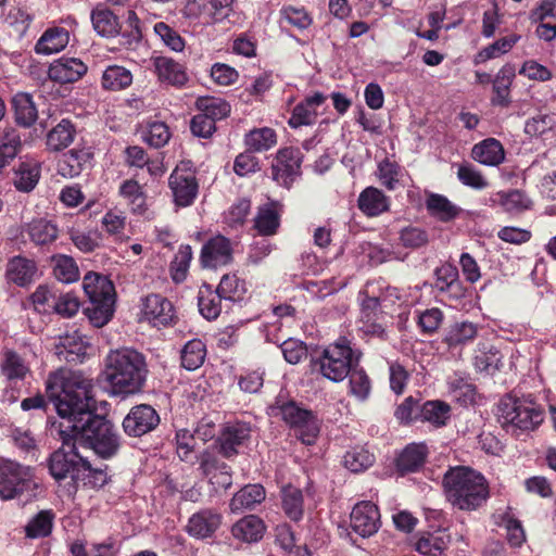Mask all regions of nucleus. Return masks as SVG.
Masks as SVG:
<instances>
[{"label": "nucleus", "instance_id": "1", "mask_svg": "<svg viewBox=\"0 0 556 556\" xmlns=\"http://www.w3.org/2000/svg\"><path fill=\"white\" fill-rule=\"evenodd\" d=\"M94 386L80 372H51L46 380V394L58 415L67 422L60 425L64 444L74 442L91 448L98 456L109 459L121 447L117 429L105 416L96 413Z\"/></svg>", "mask_w": 556, "mask_h": 556}, {"label": "nucleus", "instance_id": "2", "mask_svg": "<svg viewBox=\"0 0 556 556\" xmlns=\"http://www.w3.org/2000/svg\"><path fill=\"white\" fill-rule=\"evenodd\" d=\"M442 486L446 501L458 510H478L490 498L486 478L469 466L450 467L443 475Z\"/></svg>", "mask_w": 556, "mask_h": 556}, {"label": "nucleus", "instance_id": "3", "mask_svg": "<svg viewBox=\"0 0 556 556\" xmlns=\"http://www.w3.org/2000/svg\"><path fill=\"white\" fill-rule=\"evenodd\" d=\"M148 372L146 356L137 350L111 351L105 358L103 375L114 395L127 396L141 392Z\"/></svg>", "mask_w": 556, "mask_h": 556}, {"label": "nucleus", "instance_id": "4", "mask_svg": "<svg viewBox=\"0 0 556 556\" xmlns=\"http://www.w3.org/2000/svg\"><path fill=\"white\" fill-rule=\"evenodd\" d=\"M362 357L363 352L354 348L352 340L341 336L311 357V368L313 372L338 383L349 376L353 366L361 363Z\"/></svg>", "mask_w": 556, "mask_h": 556}, {"label": "nucleus", "instance_id": "5", "mask_svg": "<svg viewBox=\"0 0 556 556\" xmlns=\"http://www.w3.org/2000/svg\"><path fill=\"white\" fill-rule=\"evenodd\" d=\"M497 417L506 431H533L544 420V408L530 396L506 394L500 400Z\"/></svg>", "mask_w": 556, "mask_h": 556}, {"label": "nucleus", "instance_id": "6", "mask_svg": "<svg viewBox=\"0 0 556 556\" xmlns=\"http://www.w3.org/2000/svg\"><path fill=\"white\" fill-rule=\"evenodd\" d=\"M85 459L76 450L72 441L62 442V446L54 451L48 459L49 472L59 486L65 489L68 496H74L80 488V479L87 470Z\"/></svg>", "mask_w": 556, "mask_h": 556}, {"label": "nucleus", "instance_id": "7", "mask_svg": "<svg viewBox=\"0 0 556 556\" xmlns=\"http://www.w3.org/2000/svg\"><path fill=\"white\" fill-rule=\"evenodd\" d=\"M276 409L282 420L295 431L296 437L305 445H312L320 431L319 420L316 414L300 406L295 401H276Z\"/></svg>", "mask_w": 556, "mask_h": 556}, {"label": "nucleus", "instance_id": "8", "mask_svg": "<svg viewBox=\"0 0 556 556\" xmlns=\"http://www.w3.org/2000/svg\"><path fill=\"white\" fill-rule=\"evenodd\" d=\"M37 486L34 469L9 458H0V498L10 501Z\"/></svg>", "mask_w": 556, "mask_h": 556}, {"label": "nucleus", "instance_id": "9", "mask_svg": "<svg viewBox=\"0 0 556 556\" xmlns=\"http://www.w3.org/2000/svg\"><path fill=\"white\" fill-rule=\"evenodd\" d=\"M174 203L179 207L193 204L199 193V181L190 161L180 162L168 178Z\"/></svg>", "mask_w": 556, "mask_h": 556}, {"label": "nucleus", "instance_id": "10", "mask_svg": "<svg viewBox=\"0 0 556 556\" xmlns=\"http://www.w3.org/2000/svg\"><path fill=\"white\" fill-rule=\"evenodd\" d=\"M236 0H188L182 9L185 17L210 25L224 22L233 13Z\"/></svg>", "mask_w": 556, "mask_h": 556}, {"label": "nucleus", "instance_id": "11", "mask_svg": "<svg viewBox=\"0 0 556 556\" xmlns=\"http://www.w3.org/2000/svg\"><path fill=\"white\" fill-rule=\"evenodd\" d=\"M303 153L299 148L286 147L277 151L271 163V178L279 186L290 189L298 177L301 176Z\"/></svg>", "mask_w": 556, "mask_h": 556}, {"label": "nucleus", "instance_id": "12", "mask_svg": "<svg viewBox=\"0 0 556 556\" xmlns=\"http://www.w3.org/2000/svg\"><path fill=\"white\" fill-rule=\"evenodd\" d=\"M251 432L249 422L240 420L225 422L215 439L214 446L224 458L232 459L239 454L240 447L249 442Z\"/></svg>", "mask_w": 556, "mask_h": 556}, {"label": "nucleus", "instance_id": "13", "mask_svg": "<svg viewBox=\"0 0 556 556\" xmlns=\"http://www.w3.org/2000/svg\"><path fill=\"white\" fill-rule=\"evenodd\" d=\"M232 241L218 233L208 238L202 245L199 262L202 268L217 269L233 262Z\"/></svg>", "mask_w": 556, "mask_h": 556}, {"label": "nucleus", "instance_id": "14", "mask_svg": "<svg viewBox=\"0 0 556 556\" xmlns=\"http://www.w3.org/2000/svg\"><path fill=\"white\" fill-rule=\"evenodd\" d=\"M160 422L161 417L155 408L149 404H139L130 408L122 426L128 437L141 438L154 431Z\"/></svg>", "mask_w": 556, "mask_h": 556}, {"label": "nucleus", "instance_id": "15", "mask_svg": "<svg viewBox=\"0 0 556 556\" xmlns=\"http://www.w3.org/2000/svg\"><path fill=\"white\" fill-rule=\"evenodd\" d=\"M381 526L380 511L376 504L369 501L357 503L350 515V527L362 538L377 533Z\"/></svg>", "mask_w": 556, "mask_h": 556}, {"label": "nucleus", "instance_id": "16", "mask_svg": "<svg viewBox=\"0 0 556 556\" xmlns=\"http://www.w3.org/2000/svg\"><path fill=\"white\" fill-rule=\"evenodd\" d=\"M142 313L155 327H167L176 323L177 316L173 303L165 296L151 293L142 303Z\"/></svg>", "mask_w": 556, "mask_h": 556}, {"label": "nucleus", "instance_id": "17", "mask_svg": "<svg viewBox=\"0 0 556 556\" xmlns=\"http://www.w3.org/2000/svg\"><path fill=\"white\" fill-rule=\"evenodd\" d=\"M223 523V515L216 508H203L191 515L186 526L189 535L195 539L212 538Z\"/></svg>", "mask_w": 556, "mask_h": 556}, {"label": "nucleus", "instance_id": "18", "mask_svg": "<svg viewBox=\"0 0 556 556\" xmlns=\"http://www.w3.org/2000/svg\"><path fill=\"white\" fill-rule=\"evenodd\" d=\"M434 278L432 289L439 295H446L451 300H459L465 296V288L459 279L456 266L446 263L437 267Z\"/></svg>", "mask_w": 556, "mask_h": 556}, {"label": "nucleus", "instance_id": "19", "mask_svg": "<svg viewBox=\"0 0 556 556\" xmlns=\"http://www.w3.org/2000/svg\"><path fill=\"white\" fill-rule=\"evenodd\" d=\"M429 448L425 442L407 444L395 457L396 472L404 477L420 471L428 458Z\"/></svg>", "mask_w": 556, "mask_h": 556}, {"label": "nucleus", "instance_id": "20", "mask_svg": "<svg viewBox=\"0 0 556 556\" xmlns=\"http://www.w3.org/2000/svg\"><path fill=\"white\" fill-rule=\"evenodd\" d=\"M490 206L501 207L504 212L511 215H519L529 211L533 206L531 198L522 190L510 189L498 191L490 197Z\"/></svg>", "mask_w": 556, "mask_h": 556}, {"label": "nucleus", "instance_id": "21", "mask_svg": "<svg viewBox=\"0 0 556 556\" xmlns=\"http://www.w3.org/2000/svg\"><path fill=\"white\" fill-rule=\"evenodd\" d=\"M451 534L445 528L420 532L414 544L416 552L422 556H441L451 543Z\"/></svg>", "mask_w": 556, "mask_h": 556}, {"label": "nucleus", "instance_id": "22", "mask_svg": "<svg viewBox=\"0 0 556 556\" xmlns=\"http://www.w3.org/2000/svg\"><path fill=\"white\" fill-rule=\"evenodd\" d=\"M87 70V65L80 59L62 56L50 65L48 74L54 81L70 84L79 80Z\"/></svg>", "mask_w": 556, "mask_h": 556}, {"label": "nucleus", "instance_id": "23", "mask_svg": "<svg viewBox=\"0 0 556 556\" xmlns=\"http://www.w3.org/2000/svg\"><path fill=\"white\" fill-rule=\"evenodd\" d=\"M93 153L89 148L72 149L64 153L58 162V174L65 178H74L90 164Z\"/></svg>", "mask_w": 556, "mask_h": 556}, {"label": "nucleus", "instance_id": "24", "mask_svg": "<svg viewBox=\"0 0 556 556\" xmlns=\"http://www.w3.org/2000/svg\"><path fill=\"white\" fill-rule=\"evenodd\" d=\"M155 73L162 83L175 87H184L188 81V74L182 64L172 58L156 56L152 59Z\"/></svg>", "mask_w": 556, "mask_h": 556}, {"label": "nucleus", "instance_id": "25", "mask_svg": "<svg viewBox=\"0 0 556 556\" xmlns=\"http://www.w3.org/2000/svg\"><path fill=\"white\" fill-rule=\"evenodd\" d=\"M54 354L59 361L68 364L83 363L87 356V344L78 336L61 337L54 346Z\"/></svg>", "mask_w": 556, "mask_h": 556}, {"label": "nucleus", "instance_id": "26", "mask_svg": "<svg viewBox=\"0 0 556 556\" xmlns=\"http://www.w3.org/2000/svg\"><path fill=\"white\" fill-rule=\"evenodd\" d=\"M77 135L76 124L70 118H62L52 127L46 138V144L49 151H62L70 147Z\"/></svg>", "mask_w": 556, "mask_h": 556}, {"label": "nucleus", "instance_id": "27", "mask_svg": "<svg viewBox=\"0 0 556 556\" xmlns=\"http://www.w3.org/2000/svg\"><path fill=\"white\" fill-rule=\"evenodd\" d=\"M516 76V70L513 64H505L495 75L493 79V97L491 102L493 105L507 108L510 100V86Z\"/></svg>", "mask_w": 556, "mask_h": 556}, {"label": "nucleus", "instance_id": "28", "mask_svg": "<svg viewBox=\"0 0 556 556\" xmlns=\"http://www.w3.org/2000/svg\"><path fill=\"white\" fill-rule=\"evenodd\" d=\"M70 41V31L60 26L47 28L35 46L38 54H53L63 50Z\"/></svg>", "mask_w": 556, "mask_h": 556}, {"label": "nucleus", "instance_id": "29", "mask_svg": "<svg viewBox=\"0 0 556 556\" xmlns=\"http://www.w3.org/2000/svg\"><path fill=\"white\" fill-rule=\"evenodd\" d=\"M265 530V523L260 517L249 515L232 525L231 534L241 542L253 543L262 540Z\"/></svg>", "mask_w": 556, "mask_h": 556}, {"label": "nucleus", "instance_id": "30", "mask_svg": "<svg viewBox=\"0 0 556 556\" xmlns=\"http://www.w3.org/2000/svg\"><path fill=\"white\" fill-rule=\"evenodd\" d=\"M37 273L35 261L24 256H14L7 266V278L18 287L31 283Z\"/></svg>", "mask_w": 556, "mask_h": 556}, {"label": "nucleus", "instance_id": "31", "mask_svg": "<svg viewBox=\"0 0 556 556\" xmlns=\"http://www.w3.org/2000/svg\"><path fill=\"white\" fill-rule=\"evenodd\" d=\"M265 489L261 484H247L231 498L229 507L232 513L252 510L265 500Z\"/></svg>", "mask_w": 556, "mask_h": 556}, {"label": "nucleus", "instance_id": "32", "mask_svg": "<svg viewBox=\"0 0 556 556\" xmlns=\"http://www.w3.org/2000/svg\"><path fill=\"white\" fill-rule=\"evenodd\" d=\"M358 208L366 216H378L389 211V198L378 188L367 187L358 195Z\"/></svg>", "mask_w": 556, "mask_h": 556}, {"label": "nucleus", "instance_id": "33", "mask_svg": "<svg viewBox=\"0 0 556 556\" xmlns=\"http://www.w3.org/2000/svg\"><path fill=\"white\" fill-rule=\"evenodd\" d=\"M429 215L441 223H450L458 217L462 208L451 202L445 195L430 193L426 199Z\"/></svg>", "mask_w": 556, "mask_h": 556}, {"label": "nucleus", "instance_id": "34", "mask_svg": "<svg viewBox=\"0 0 556 556\" xmlns=\"http://www.w3.org/2000/svg\"><path fill=\"white\" fill-rule=\"evenodd\" d=\"M471 157L488 166H497L505 159L502 143L495 138H488L473 146Z\"/></svg>", "mask_w": 556, "mask_h": 556}, {"label": "nucleus", "instance_id": "35", "mask_svg": "<svg viewBox=\"0 0 556 556\" xmlns=\"http://www.w3.org/2000/svg\"><path fill=\"white\" fill-rule=\"evenodd\" d=\"M473 366L478 371L493 375L503 367V355L494 345L480 343L475 352Z\"/></svg>", "mask_w": 556, "mask_h": 556}, {"label": "nucleus", "instance_id": "36", "mask_svg": "<svg viewBox=\"0 0 556 556\" xmlns=\"http://www.w3.org/2000/svg\"><path fill=\"white\" fill-rule=\"evenodd\" d=\"M280 227L278 203L270 201L258 207L254 219V228L261 236H274Z\"/></svg>", "mask_w": 556, "mask_h": 556}, {"label": "nucleus", "instance_id": "37", "mask_svg": "<svg viewBox=\"0 0 556 556\" xmlns=\"http://www.w3.org/2000/svg\"><path fill=\"white\" fill-rule=\"evenodd\" d=\"M55 520L52 509H42L33 516L24 527L25 538L43 539L51 535Z\"/></svg>", "mask_w": 556, "mask_h": 556}, {"label": "nucleus", "instance_id": "38", "mask_svg": "<svg viewBox=\"0 0 556 556\" xmlns=\"http://www.w3.org/2000/svg\"><path fill=\"white\" fill-rule=\"evenodd\" d=\"M90 17L93 29L102 37H115L121 31L118 17L108 8H94L91 11Z\"/></svg>", "mask_w": 556, "mask_h": 556}, {"label": "nucleus", "instance_id": "39", "mask_svg": "<svg viewBox=\"0 0 556 556\" xmlns=\"http://www.w3.org/2000/svg\"><path fill=\"white\" fill-rule=\"evenodd\" d=\"M14 118L17 125L30 127L38 118V111L33 97L26 92H18L12 98Z\"/></svg>", "mask_w": 556, "mask_h": 556}, {"label": "nucleus", "instance_id": "40", "mask_svg": "<svg viewBox=\"0 0 556 556\" xmlns=\"http://www.w3.org/2000/svg\"><path fill=\"white\" fill-rule=\"evenodd\" d=\"M83 287L88 300L113 299L114 286L103 275L89 271L85 275Z\"/></svg>", "mask_w": 556, "mask_h": 556}, {"label": "nucleus", "instance_id": "41", "mask_svg": "<svg viewBox=\"0 0 556 556\" xmlns=\"http://www.w3.org/2000/svg\"><path fill=\"white\" fill-rule=\"evenodd\" d=\"M118 192L127 201L132 214L143 215L147 212V194L137 180L127 179L123 181Z\"/></svg>", "mask_w": 556, "mask_h": 556}, {"label": "nucleus", "instance_id": "42", "mask_svg": "<svg viewBox=\"0 0 556 556\" xmlns=\"http://www.w3.org/2000/svg\"><path fill=\"white\" fill-rule=\"evenodd\" d=\"M281 507L292 521H300L304 515V496L301 489L288 484L281 489Z\"/></svg>", "mask_w": 556, "mask_h": 556}, {"label": "nucleus", "instance_id": "43", "mask_svg": "<svg viewBox=\"0 0 556 556\" xmlns=\"http://www.w3.org/2000/svg\"><path fill=\"white\" fill-rule=\"evenodd\" d=\"M349 378V394L359 402L369 400L372 392V380L367 371L359 366H353Z\"/></svg>", "mask_w": 556, "mask_h": 556}, {"label": "nucleus", "instance_id": "44", "mask_svg": "<svg viewBox=\"0 0 556 556\" xmlns=\"http://www.w3.org/2000/svg\"><path fill=\"white\" fill-rule=\"evenodd\" d=\"M222 300L224 298L211 286L204 285L198 293V306L200 314L206 320H215L222 313Z\"/></svg>", "mask_w": 556, "mask_h": 556}, {"label": "nucleus", "instance_id": "45", "mask_svg": "<svg viewBox=\"0 0 556 556\" xmlns=\"http://www.w3.org/2000/svg\"><path fill=\"white\" fill-rule=\"evenodd\" d=\"M114 302V298L106 300H89L87 306L84 307V314L92 326L101 328L112 319Z\"/></svg>", "mask_w": 556, "mask_h": 556}, {"label": "nucleus", "instance_id": "46", "mask_svg": "<svg viewBox=\"0 0 556 556\" xmlns=\"http://www.w3.org/2000/svg\"><path fill=\"white\" fill-rule=\"evenodd\" d=\"M420 419L435 428L445 426L451 417V406L439 400L426 401L419 409Z\"/></svg>", "mask_w": 556, "mask_h": 556}, {"label": "nucleus", "instance_id": "47", "mask_svg": "<svg viewBox=\"0 0 556 556\" xmlns=\"http://www.w3.org/2000/svg\"><path fill=\"white\" fill-rule=\"evenodd\" d=\"M29 240L36 245H48L59 236V229L50 220L39 218L31 220L26 228Z\"/></svg>", "mask_w": 556, "mask_h": 556}, {"label": "nucleus", "instance_id": "48", "mask_svg": "<svg viewBox=\"0 0 556 556\" xmlns=\"http://www.w3.org/2000/svg\"><path fill=\"white\" fill-rule=\"evenodd\" d=\"M206 357V345L201 339L189 340L180 351L181 366L189 370L200 368Z\"/></svg>", "mask_w": 556, "mask_h": 556}, {"label": "nucleus", "instance_id": "49", "mask_svg": "<svg viewBox=\"0 0 556 556\" xmlns=\"http://www.w3.org/2000/svg\"><path fill=\"white\" fill-rule=\"evenodd\" d=\"M132 84V74L129 70L119 65L108 66L101 77V86L105 90L119 91Z\"/></svg>", "mask_w": 556, "mask_h": 556}, {"label": "nucleus", "instance_id": "50", "mask_svg": "<svg viewBox=\"0 0 556 556\" xmlns=\"http://www.w3.org/2000/svg\"><path fill=\"white\" fill-rule=\"evenodd\" d=\"M0 371L8 381L12 382L24 380L29 372V368L18 353L8 350L0 365Z\"/></svg>", "mask_w": 556, "mask_h": 556}, {"label": "nucleus", "instance_id": "51", "mask_svg": "<svg viewBox=\"0 0 556 556\" xmlns=\"http://www.w3.org/2000/svg\"><path fill=\"white\" fill-rule=\"evenodd\" d=\"M477 334V325L469 321L455 323L450 327L443 342L448 349H455L473 341Z\"/></svg>", "mask_w": 556, "mask_h": 556}, {"label": "nucleus", "instance_id": "52", "mask_svg": "<svg viewBox=\"0 0 556 556\" xmlns=\"http://www.w3.org/2000/svg\"><path fill=\"white\" fill-rule=\"evenodd\" d=\"M192 258L191 245L181 244L169 264V276L174 283L179 285L187 279Z\"/></svg>", "mask_w": 556, "mask_h": 556}, {"label": "nucleus", "instance_id": "53", "mask_svg": "<svg viewBox=\"0 0 556 556\" xmlns=\"http://www.w3.org/2000/svg\"><path fill=\"white\" fill-rule=\"evenodd\" d=\"M60 291L54 286L39 285L29 296L34 309L39 314H52Z\"/></svg>", "mask_w": 556, "mask_h": 556}, {"label": "nucleus", "instance_id": "54", "mask_svg": "<svg viewBox=\"0 0 556 556\" xmlns=\"http://www.w3.org/2000/svg\"><path fill=\"white\" fill-rule=\"evenodd\" d=\"M277 143V134L270 127L254 128L244 136V144L252 152H264Z\"/></svg>", "mask_w": 556, "mask_h": 556}, {"label": "nucleus", "instance_id": "55", "mask_svg": "<svg viewBox=\"0 0 556 556\" xmlns=\"http://www.w3.org/2000/svg\"><path fill=\"white\" fill-rule=\"evenodd\" d=\"M520 35L510 34L508 36L495 40L494 42L488 45L477 53L475 63H484L491 59L498 58L509 52L514 48V46L520 40Z\"/></svg>", "mask_w": 556, "mask_h": 556}, {"label": "nucleus", "instance_id": "56", "mask_svg": "<svg viewBox=\"0 0 556 556\" xmlns=\"http://www.w3.org/2000/svg\"><path fill=\"white\" fill-rule=\"evenodd\" d=\"M41 167L36 162H22L15 172L14 186L18 191L29 192L38 184Z\"/></svg>", "mask_w": 556, "mask_h": 556}, {"label": "nucleus", "instance_id": "57", "mask_svg": "<svg viewBox=\"0 0 556 556\" xmlns=\"http://www.w3.org/2000/svg\"><path fill=\"white\" fill-rule=\"evenodd\" d=\"M53 276L61 282L72 283L79 279V269L72 256L54 254L51 257Z\"/></svg>", "mask_w": 556, "mask_h": 556}, {"label": "nucleus", "instance_id": "58", "mask_svg": "<svg viewBox=\"0 0 556 556\" xmlns=\"http://www.w3.org/2000/svg\"><path fill=\"white\" fill-rule=\"evenodd\" d=\"M121 45L126 48H135L142 39L140 18L132 10L127 12L125 25L121 24Z\"/></svg>", "mask_w": 556, "mask_h": 556}, {"label": "nucleus", "instance_id": "59", "mask_svg": "<svg viewBox=\"0 0 556 556\" xmlns=\"http://www.w3.org/2000/svg\"><path fill=\"white\" fill-rule=\"evenodd\" d=\"M375 463V455L364 447H354L343 456V465L351 472H363Z\"/></svg>", "mask_w": 556, "mask_h": 556}, {"label": "nucleus", "instance_id": "60", "mask_svg": "<svg viewBox=\"0 0 556 556\" xmlns=\"http://www.w3.org/2000/svg\"><path fill=\"white\" fill-rule=\"evenodd\" d=\"M197 106L204 115L212 118L215 123L227 117L230 113V104L215 97H203L197 100Z\"/></svg>", "mask_w": 556, "mask_h": 556}, {"label": "nucleus", "instance_id": "61", "mask_svg": "<svg viewBox=\"0 0 556 556\" xmlns=\"http://www.w3.org/2000/svg\"><path fill=\"white\" fill-rule=\"evenodd\" d=\"M399 240L402 247L418 250L428 245L429 232L422 227L409 225L400 230Z\"/></svg>", "mask_w": 556, "mask_h": 556}, {"label": "nucleus", "instance_id": "62", "mask_svg": "<svg viewBox=\"0 0 556 556\" xmlns=\"http://www.w3.org/2000/svg\"><path fill=\"white\" fill-rule=\"evenodd\" d=\"M199 462V470L204 477H211L214 472L220 473L230 470V467L222 460L212 447L205 448L199 456L194 455V463Z\"/></svg>", "mask_w": 556, "mask_h": 556}, {"label": "nucleus", "instance_id": "63", "mask_svg": "<svg viewBox=\"0 0 556 556\" xmlns=\"http://www.w3.org/2000/svg\"><path fill=\"white\" fill-rule=\"evenodd\" d=\"M224 300L238 301L241 300L247 291L245 281L240 279L236 274H226L222 277L216 289Z\"/></svg>", "mask_w": 556, "mask_h": 556}, {"label": "nucleus", "instance_id": "64", "mask_svg": "<svg viewBox=\"0 0 556 556\" xmlns=\"http://www.w3.org/2000/svg\"><path fill=\"white\" fill-rule=\"evenodd\" d=\"M359 299V321L379 320L383 312L380 299L370 296L367 291H361Z\"/></svg>", "mask_w": 556, "mask_h": 556}]
</instances>
